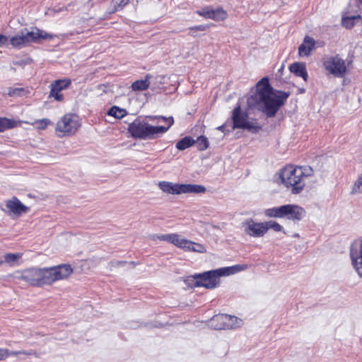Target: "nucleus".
Instances as JSON below:
<instances>
[{
	"label": "nucleus",
	"mask_w": 362,
	"mask_h": 362,
	"mask_svg": "<svg viewBox=\"0 0 362 362\" xmlns=\"http://www.w3.org/2000/svg\"><path fill=\"white\" fill-rule=\"evenodd\" d=\"M23 122L25 124H29L33 126L36 125V128L37 130H45L52 123L50 119H49L47 118L37 119V120L34 121L33 122H29L27 121H25Z\"/></svg>",
	"instance_id": "cd10ccee"
},
{
	"label": "nucleus",
	"mask_w": 362,
	"mask_h": 362,
	"mask_svg": "<svg viewBox=\"0 0 362 362\" xmlns=\"http://www.w3.org/2000/svg\"><path fill=\"white\" fill-rule=\"evenodd\" d=\"M129 1L130 0H112L108 13L112 14L122 10L129 4Z\"/></svg>",
	"instance_id": "393cba45"
},
{
	"label": "nucleus",
	"mask_w": 362,
	"mask_h": 362,
	"mask_svg": "<svg viewBox=\"0 0 362 362\" xmlns=\"http://www.w3.org/2000/svg\"><path fill=\"white\" fill-rule=\"evenodd\" d=\"M247 264H235L231 267H222L216 269L219 277L235 274L247 269Z\"/></svg>",
	"instance_id": "aec40b11"
},
{
	"label": "nucleus",
	"mask_w": 362,
	"mask_h": 362,
	"mask_svg": "<svg viewBox=\"0 0 362 362\" xmlns=\"http://www.w3.org/2000/svg\"><path fill=\"white\" fill-rule=\"evenodd\" d=\"M158 118L164 120V121H166L168 122V129L173 125L174 124V119L173 117H164V116H160L158 117Z\"/></svg>",
	"instance_id": "4c0bfd02"
},
{
	"label": "nucleus",
	"mask_w": 362,
	"mask_h": 362,
	"mask_svg": "<svg viewBox=\"0 0 362 362\" xmlns=\"http://www.w3.org/2000/svg\"><path fill=\"white\" fill-rule=\"evenodd\" d=\"M21 122H17L13 119L7 117H0V132H4L6 130L13 129L18 126Z\"/></svg>",
	"instance_id": "b1692460"
},
{
	"label": "nucleus",
	"mask_w": 362,
	"mask_h": 362,
	"mask_svg": "<svg viewBox=\"0 0 362 362\" xmlns=\"http://www.w3.org/2000/svg\"><path fill=\"white\" fill-rule=\"evenodd\" d=\"M245 234L253 238H261L266 234L264 222H255L252 218L245 220L243 223Z\"/></svg>",
	"instance_id": "dca6fc26"
},
{
	"label": "nucleus",
	"mask_w": 362,
	"mask_h": 362,
	"mask_svg": "<svg viewBox=\"0 0 362 362\" xmlns=\"http://www.w3.org/2000/svg\"><path fill=\"white\" fill-rule=\"evenodd\" d=\"M8 42V37L0 34V47L5 45Z\"/></svg>",
	"instance_id": "58836bf2"
},
{
	"label": "nucleus",
	"mask_w": 362,
	"mask_h": 362,
	"mask_svg": "<svg viewBox=\"0 0 362 362\" xmlns=\"http://www.w3.org/2000/svg\"><path fill=\"white\" fill-rule=\"evenodd\" d=\"M54 37V35L35 28V30L27 32L25 34L11 37L10 42L13 47L21 48L30 43L39 42L42 40H52Z\"/></svg>",
	"instance_id": "0eeeda50"
},
{
	"label": "nucleus",
	"mask_w": 362,
	"mask_h": 362,
	"mask_svg": "<svg viewBox=\"0 0 362 362\" xmlns=\"http://www.w3.org/2000/svg\"><path fill=\"white\" fill-rule=\"evenodd\" d=\"M158 239L170 243L175 246L187 252H195L199 253H204L206 252V247L204 245L187 239L182 238L180 235L177 233L160 235L158 236Z\"/></svg>",
	"instance_id": "1a4fd4ad"
},
{
	"label": "nucleus",
	"mask_w": 362,
	"mask_h": 362,
	"mask_svg": "<svg viewBox=\"0 0 362 362\" xmlns=\"http://www.w3.org/2000/svg\"><path fill=\"white\" fill-rule=\"evenodd\" d=\"M81 126L79 117L74 113H66L57 122L55 133L59 137L75 134Z\"/></svg>",
	"instance_id": "423d86ee"
},
{
	"label": "nucleus",
	"mask_w": 362,
	"mask_h": 362,
	"mask_svg": "<svg viewBox=\"0 0 362 362\" xmlns=\"http://www.w3.org/2000/svg\"><path fill=\"white\" fill-rule=\"evenodd\" d=\"M159 188L165 193L171 194H180L185 193L201 194L206 189L204 186L192 184H174L170 182L162 181L158 183Z\"/></svg>",
	"instance_id": "9d476101"
},
{
	"label": "nucleus",
	"mask_w": 362,
	"mask_h": 362,
	"mask_svg": "<svg viewBox=\"0 0 362 362\" xmlns=\"http://www.w3.org/2000/svg\"><path fill=\"white\" fill-rule=\"evenodd\" d=\"M22 254L21 253H7L4 255V262L12 264L20 258H21Z\"/></svg>",
	"instance_id": "72a5a7b5"
},
{
	"label": "nucleus",
	"mask_w": 362,
	"mask_h": 362,
	"mask_svg": "<svg viewBox=\"0 0 362 362\" xmlns=\"http://www.w3.org/2000/svg\"><path fill=\"white\" fill-rule=\"evenodd\" d=\"M130 264L132 265V266H136V265H138L139 264V262H131Z\"/></svg>",
	"instance_id": "79ce46f5"
},
{
	"label": "nucleus",
	"mask_w": 362,
	"mask_h": 362,
	"mask_svg": "<svg viewBox=\"0 0 362 362\" xmlns=\"http://www.w3.org/2000/svg\"><path fill=\"white\" fill-rule=\"evenodd\" d=\"M126 263H127V262H124V261L118 262V264H119V265H123V264H125Z\"/></svg>",
	"instance_id": "a19ab883"
},
{
	"label": "nucleus",
	"mask_w": 362,
	"mask_h": 362,
	"mask_svg": "<svg viewBox=\"0 0 362 362\" xmlns=\"http://www.w3.org/2000/svg\"><path fill=\"white\" fill-rule=\"evenodd\" d=\"M196 13L206 19H211L215 21H223L228 18L227 11L221 6L216 8L209 6H205L201 10L197 11Z\"/></svg>",
	"instance_id": "2eb2a0df"
},
{
	"label": "nucleus",
	"mask_w": 362,
	"mask_h": 362,
	"mask_svg": "<svg viewBox=\"0 0 362 362\" xmlns=\"http://www.w3.org/2000/svg\"><path fill=\"white\" fill-rule=\"evenodd\" d=\"M195 144V140L191 136H185L176 144V148L180 151L185 150Z\"/></svg>",
	"instance_id": "a878e982"
},
{
	"label": "nucleus",
	"mask_w": 362,
	"mask_h": 362,
	"mask_svg": "<svg viewBox=\"0 0 362 362\" xmlns=\"http://www.w3.org/2000/svg\"><path fill=\"white\" fill-rule=\"evenodd\" d=\"M211 326L215 329H226V314H218L214 315L210 320Z\"/></svg>",
	"instance_id": "4be33fe9"
},
{
	"label": "nucleus",
	"mask_w": 362,
	"mask_h": 362,
	"mask_svg": "<svg viewBox=\"0 0 362 362\" xmlns=\"http://www.w3.org/2000/svg\"><path fill=\"white\" fill-rule=\"evenodd\" d=\"M71 85V80L69 78L57 79L52 81L49 86L50 90L49 98H54V100L62 102L64 100V95L62 91L67 89Z\"/></svg>",
	"instance_id": "ddd939ff"
},
{
	"label": "nucleus",
	"mask_w": 362,
	"mask_h": 362,
	"mask_svg": "<svg viewBox=\"0 0 362 362\" xmlns=\"http://www.w3.org/2000/svg\"><path fill=\"white\" fill-rule=\"evenodd\" d=\"M5 208L1 207V209L9 216H21L27 214L30 209L23 204L18 197L13 196L9 199L5 200Z\"/></svg>",
	"instance_id": "f8f14e48"
},
{
	"label": "nucleus",
	"mask_w": 362,
	"mask_h": 362,
	"mask_svg": "<svg viewBox=\"0 0 362 362\" xmlns=\"http://www.w3.org/2000/svg\"><path fill=\"white\" fill-rule=\"evenodd\" d=\"M248 115L245 112H243L240 105L236 106L233 110V129H243L245 124L247 123Z\"/></svg>",
	"instance_id": "f3484780"
},
{
	"label": "nucleus",
	"mask_w": 362,
	"mask_h": 362,
	"mask_svg": "<svg viewBox=\"0 0 362 362\" xmlns=\"http://www.w3.org/2000/svg\"><path fill=\"white\" fill-rule=\"evenodd\" d=\"M289 70L295 76L298 77H302L305 81L308 80V74L305 63L294 62L290 65Z\"/></svg>",
	"instance_id": "412c9836"
},
{
	"label": "nucleus",
	"mask_w": 362,
	"mask_h": 362,
	"mask_svg": "<svg viewBox=\"0 0 362 362\" xmlns=\"http://www.w3.org/2000/svg\"><path fill=\"white\" fill-rule=\"evenodd\" d=\"M264 214L267 218H286L293 222H298L305 217L306 212L303 207L298 205L285 204L267 209L264 210Z\"/></svg>",
	"instance_id": "39448f33"
},
{
	"label": "nucleus",
	"mask_w": 362,
	"mask_h": 362,
	"mask_svg": "<svg viewBox=\"0 0 362 362\" xmlns=\"http://www.w3.org/2000/svg\"><path fill=\"white\" fill-rule=\"evenodd\" d=\"M209 28L207 25H199L190 27L189 30L190 31H204Z\"/></svg>",
	"instance_id": "e433bc0d"
},
{
	"label": "nucleus",
	"mask_w": 362,
	"mask_h": 362,
	"mask_svg": "<svg viewBox=\"0 0 362 362\" xmlns=\"http://www.w3.org/2000/svg\"><path fill=\"white\" fill-rule=\"evenodd\" d=\"M4 259L3 260V259H0V265L4 264Z\"/></svg>",
	"instance_id": "37998d69"
},
{
	"label": "nucleus",
	"mask_w": 362,
	"mask_h": 362,
	"mask_svg": "<svg viewBox=\"0 0 362 362\" xmlns=\"http://www.w3.org/2000/svg\"><path fill=\"white\" fill-rule=\"evenodd\" d=\"M290 95L289 92L274 90L268 77H263L255 86V91L247 98L250 107L257 108L267 117H273Z\"/></svg>",
	"instance_id": "f257e3e1"
},
{
	"label": "nucleus",
	"mask_w": 362,
	"mask_h": 362,
	"mask_svg": "<svg viewBox=\"0 0 362 362\" xmlns=\"http://www.w3.org/2000/svg\"><path fill=\"white\" fill-rule=\"evenodd\" d=\"M351 192L354 194L362 192V173L358 177L354 182Z\"/></svg>",
	"instance_id": "f704fd0d"
},
{
	"label": "nucleus",
	"mask_w": 362,
	"mask_h": 362,
	"mask_svg": "<svg viewBox=\"0 0 362 362\" xmlns=\"http://www.w3.org/2000/svg\"><path fill=\"white\" fill-rule=\"evenodd\" d=\"M243 129H247L253 133H257L261 129V126L247 122Z\"/></svg>",
	"instance_id": "c9c22d12"
},
{
	"label": "nucleus",
	"mask_w": 362,
	"mask_h": 362,
	"mask_svg": "<svg viewBox=\"0 0 362 362\" xmlns=\"http://www.w3.org/2000/svg\"><path fill=\"white\" fill-rule=\"evenodd\" d=\"M29 93V90L24 88L11 87L8 90V95L10 97H21Z\"/></svg>",
	"instance_id": "c756f323"
},
{
	"label": "nucleus",
	"mask_w": 362,
	"mask_h": 362,
	"mask_svg": "<svg viewBox=\"0 0 362 362\" xmlns=\"http://www.w3.org/2000/svg\"><path fill=\"white\" fill-rule=\"evenodd\" d=\"M73 273L69 264L44 268L30 267L21 272L20 279L35 287L51 286L57 281L67 279Z\"/></svg>",
	"instance_id": "f03ea898"
},
{
	"label": "nucleus",
	"mask_w": 362,
	"mask_h": 362,
	"mask_svg": "<svg viewBox=\"0 0 362 362\" xmlns=\"http://www.w3.org/2000/svg\"><path fill=\"white\" fill-rule=\"evenodd\" d=\"M264 226H266V233L269 229L275 232H280L283 230V226L275 221H264Z\"/></svg>",
	"instance_id": "2f4dec72"
},
{
	"label": "nucleus",
	"mask_w": 362,
	"mask_h": 362,
	"mask_svg": "<svg viewBox=\"0 0 362 362\" xmlns=\"http://www.w3.org/2000/svg\"><path fill=\"white\" fill-rule=\"evenodd\" d=\"M195 144L197 145V149L202 151L208 148L209 142L206 136H199L197 137V140H195Z\"/></svg>",
	"instance_id": "7c9ffc66"
},
{
	"label": "nucleus",
	"mask_w": 362,
	"mask_h": 362,
	"mask_svg": "<svg viewBox=\"0 0 362 362\" xmlns=\"http://www.w3.org/2000/svg\"><path fill=\"white\" fill-rule=\"evenodd\" d=\"M356 18H361V16H347L342 18L341 24L342 25L348 29H351L355 25L354 21Z\"/></svg>",
	"instance_id": "473e14b6"
},
{
	"label": "nucleus",
	"mask_w": 362,
	"mask_h": 362,
	"mask_svg": "<svg viewBox=\"0 0 362 362\" xmlns=\"http://www.w3.org/2000/svg\"><path fill=\"white\" fill-rule=\"evenodd\" d=\"M315 40L306 35L303 43L298 47V54L300 57H308L310 54L311 51L315 48Z\"/></svg>",
	"instance_id": "a211bd4d"
},
{
	"label": "nucleus",
	"mask_w": 362,
	"mask_h": 362,
	"mask_svg": "<svg viewBox=\"0 0 362 362\" xmlns=\"http://www.w3.org/2000/svg\"><path fill=\"white\" fill-rule=\"evenodd\" d=\"M243 324V321L239 317L226 314V326L228 329H235L239 327Z\"/></svg>",
	"instance_id": "bb28decb"
},
{
	"label": "nucleus",
	"mask_w": 362,
	"mask_h": 362,
	"mask_svg": "<svg viewBox=\"0 0 362 362\" xmlns=\"http://www.w3.org/2000/svg\"><path fill=\"white\" fill-rule=\"evenodd\" d=\"M351 62H346L339 54L329 56L322 62L325 70L336 78H344L349 72Z\"/></svg>",
	"instance_id": "6e6552de"
},
{
	"label": "nucleus",
	"mask_w": 362,
	"mask_h": 362,
	"mask_svg": "<svg viewBox=\"0 0 362 362\" xmlns=\"http://www.w3.org/2000/svg\"><path fill=\"white\" fill-rule=\"evenodd\" d=\"M168 130V127L153 126L141 117L136 118L128 127V132L133 138L143 140L154 139Z\"/></svg>",
	"instance_id": "20e7f679"
},
{
	"label": "nucleus",
	"mask_w": 362,
	"mask_h": 362,
	"mask_svg": "<svg viewBox=\"0 0 362 362\" xmlns=\"http://www.w3.org/2000/svg\"><path fill=\"white\" fill-rule=\"evenodd\" d=\"M350 257L354 268L362 276V240L356 239L350 246Z\"/></svg>",
	"instance_id": "4468645a"
},
{
	"label": "nucleus",
	"mask_w": 362,
	"mask_h": 362,
	"mask_svg": "<svg viewBox=\"0 0 362 362\" xmlns=\"http://www.w3.org/2000/svg\"><path fill=\"white\" fill-rule=\"evenodd\" d=\"M107 115L117 119H122L127 115V112L117 106H113L108 110Z\"/></svg>",
	"instance_id": "c85d7f7f"
},
{
	"label": "nucleus",
	"mask_w": 362,
	"mask_h": 362,
	"mask_svg": "<svg viewBox=\"0 0 362 362\" xmlns=\"http://www.w3.org/2000/svg\"><path fill=\"white\" fill-rule=\"evenodd\" d=\"M151 76L147 74L144 80H136L132 84V89L134 91H142L146 90L150 86V79Z\"/></svg>",
	"instance_id": "5701e85b"
},
{
	"label": "nucleus",
	"mask_w": 362,
	"mask_h": 362,
	"mask_svg": "<svg viewBox=\"0 0 362 362\" xmlns=\"http://www.w3.org/2000/svg\"><path fill=\"white\" fill-rule=\"evenodd\" d=\"M18 355L37 356V353L33 350L28 351L24 350L10 351L8 349L0 348V361L6 360L10 356H17Z\"/></svg>",
	"instance_id": "6ab92c4d"
},
{
	"label": "nucleus",
	"mask_w": 362,
	"mask_h": 362,
	"mask_svg": "<svg viewBox=\"0 0 362 362\" xmlns=\"http://www.w3.org/2000/svg\"><path fill=\"white\" fill-rule=\"evenodd\" d=\"M314 175V170L310 165H286L281 170L280 178L283 185L293 194L303 192L306 180Z\"/></svg>",
	"instance_id": "7ed1b4c3"
},
{
	"label": "nucleus",
	"mask_w": 362,
	"mask_h": 362,
	"mask_svg": "<svg viewBox=\"0 0 362 362\" xmlns=\"http://www.w3.org/2000/svg\"><path fill=\"white\" fill-rule=\"evenodd\" d=\"M359 1L360 4H362V0H358Z\"/></svg>",
	"instance_id": "a18cd8bd"
},
{
	"label": "nucleus",
	"mask_w": 362,
	"mask_h": 362,
	"mask_svg": "<svg viewBox=\"0 0 362 362\" xmlns=\"http://www.w3.org/2000/svg\"><path fill=\"white\" fill-rule=\"evenodd\" d=\"M147 117H148V118H150V119H153V117H152V116H148Z\"/></svg>",
	"instance_id": "c03bdc74"
},
{
	"label": "nucleus",
	"mask_w": 362,
	"mask_h": 362,
	"mask_svg": "<svg viewBox=\"0 0 362 362\" xmlns=\"http://www.w3.org/2000/svg\"><path fill=\"white\" fill-rule=\"evenodd\" d=\"M195 279V287H204L207 289H214L220 283L219 276L216 269L204 272L200 274H195L192 276Z\"/></svg>",
	"instance_id": "9b49d317"
},
{
	"label": "nucleus",
	"mask_w": 362,
	"mask_h": 362,
	"mask_svg": "<svg viewBox=\"0 0 362 362\" xmlns=\"http://www.w3.org/2000/svg\"><path fill=\"white\" fill-rule=\"evenodd\" d=\"M218 130L223 132L226 129V124H222L216 128Z\"/></svg>",
	"instance_id": "ea45409f"
}]
</instances>
